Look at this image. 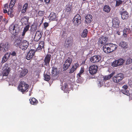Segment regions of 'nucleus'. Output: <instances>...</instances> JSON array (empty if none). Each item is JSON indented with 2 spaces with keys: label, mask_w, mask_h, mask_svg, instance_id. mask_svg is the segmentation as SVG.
Listing matches in <instances>:
<instances>
[{
  "label": "nucleus",
  "mask_w": 132,
  "mask_h": 132,
  "mask_svg": "<svg viewBox=\"0 0 132 132\" xmlns=\"http://www.w3.org/2000/svg\"><path fill=\"white\" fill-rule=\"evenodd\" d=\"M111 10V8L108 5H105L103 7V10L107 13H109Z\"/></svg>",
  "instance_id": "72a5a7b5"
},
{
  "label": "nucleus",
  "mask_w": 132,
  "mask_h": 132,
  "mask_svg": "<svg viewBox=\"0 0 132 132\" xmlns=\"http://www.w3.org/2000/svg\"><path fill=\"white\" fill-rule=\"evenodd\" d=\"M122 1L120 0H118L116 1V6H118L120 4L122 3Z\"/></svg>",
  "instance_id": "49530a36"
},
{
  "label": "nucleus",
  "mask_w": 132,
  "mask_h": 132,
  "mask_svg": "<svg viewBox=\"0 0 132 132\" xmlns=\"http://www.w3.org/2000/svg\"><path fill=\"white\" fill-rule=\"evenodd\" d=\"M30 103L31 104L34 105H36L38 103V101L35 98H32L31 99H29Z\"/></svg>",
  "instance_id": "7c9ffc66"
},
{
  "label": "nucleus",
  "mask_w": 132,
  "mask_h": 132,
  "mask_svg": "<svg viewBox=\"0 0 132 132\" xmlns=\"http://www.w3.org/2000/svg\"><path fill=\"white\" fill-rule=\"evenodd\" d=\"M29 17L26 16L22 17L21 19V22L25 24L27 23L29 21Z\"/></svg>",
  "instance_id": "c756f323"
},
{
  "label": "nucleus",
  "mask_w": 132,
  "mask_h": 132,
  "mask_svg": "<svg viewBox=\"0 0 132 132\" xmlns=\"http://www.w3.org/2000/svg\"><path fill=\"white\" fill-rule=\"evenodd\" d=\"M42 33L40 31H37L36 32L34 38V41L38 42L42 37Z\"/></svg>",
  "instance_id": "9b49d317"
},
{
  "label": "nucleus",
  "mask_w": 132,
  "mask_h": 132,
  "mask_svg": "<svg viewBox=\"0 0 132 132\" xmlns=\"http://www.w3.org/2000/svg\"><path fill=\"white\" fill-rule=\"evenodd\" d=\"M20 28L18 27V26H17V27H15V30H15V33L16 34H17L18 35V33H19V31H20ZM15 34H13V35H15ZM13 35V34L12 35Z\"/></svg>",
  "instance_id": "c03bdc74"
},
{
  "label": "nucleus",
  "mask_w": 132,
  "mask_h": 132,
  "mask_svg": "<svg viewBox=\"0 0 132 132\" xmlns=\"http://www.w3.org/2000/svg\"><path fill=\"white\" fill-rule=\"evenodd\" d=\"M2 16H0V22L1 21L2 19Z\"/></svg>",
  "instance_id": "0e129e2a"
},
{
  "label": "nucleus",
  "mask_w": 132,
  "mask_h": 132,
  "mask_svg": "<svg viewBox=\"0 0 132 132\" xmlns=\"http://www.w3.org/2000/svg\"><path fill=\"white\" fill-rule=\"evenodd\" d=\"M9 8L10 9H9L8 11V15H10L11 17H12L13 16V15L12 14V13L13 12V10L12 9V7Z\"/></svg>",
  "instance_id": "4c0bfd02"
},
{
  "label": "nucleus",
  "mask_w": 132,
  "mask_h": 132,
  "mask_svg": "<svg viewBox=\"0 0 132 132\" xmlns=\"http://www.w3.org/2000/svg\"><path fill=\"white\" fill-rule=\"evenodd\" d=\"M67 62L68 63H69L70 64H71L72 61V58H71L68 57L67 59L65 61Z\"/></svg>",
  "instance_id": "09e8293b"
},
{
  "label": "nucleus",
  "mask_w": 132,
  "mask_h": 132,
  "mask_svg": "<svg viewBox=\"0 0 132 132\" xmlns=\"http://www.w3.org/2000/svg\"><path fill=\"white\" fill-rule=\"evenodd\" d=\"M84 72V69L83 68L81 67L79 72L78 74L77 75L79 77H81V75Z\"/></svg>",
  "instance_id": "37998d69"
},
{
  "label": "nucleus",
  "mask_w": 132,
  "mask_h": 132,
  "mask_svg": "<svg viewBox=\"0 0 132 132\" xmlns=\"http://www.w3.org/2000/svg\"><path fill=\"white\" fill-rule=\"evenodd\" d=\"M101 81H99V84H101Z\"/></svg>",
  "instance_id": "69168bd1"
},
{
  "label": "nucleus",
  "mask_w": 132,
  "mask_h": 132,
  "mask_svg": "<svg viewBox=\"0 0 132 132\" xmlns=\"http://www.w3.org/2000/svg\"><path fill=\"white\" fill-rule=\"evenodd\" d=\"M84 1H86V0H83Z\"/></svg>",
  "instance_id": "338daca9"
},
{
  "label": "nucleus",
  "mask_w": 132,
  "mask_h": 132,
  "mask_svg": "<svg viewBox=\"0 0 132 132\" xmlns=\"http://www.w3.org/2000/svg\"><path fill=\"white\" fill-rule=\"evenodd\" d=\"M114 74V73L113 72L111 73L108 76H105L103 77V80L105 81L109 80L110 78H111L113 75Z\"/></svg>",
  "instance_id": "473e14b6"
},
{
  "label": "nucleus",
  "mask_w": 132,
  "mask_h": 132,
  "mask_svg": "<svg viewBox=\"0 0 132 132\" xmlns=\"http://www.w3.org/2000/svg\"><path fill=\"white\" fill-rule=\"evenodd\" d=\"M10 71V68H8L7 69H6L4 70L2 72L3 76H7L8 75Z\"/></svg>",
  "instance_id": "cd10ccee"
},
{
  "label": "nucleus",
  "mask_w": 132,
  "mask_h": 132,
  "mask_svg": "<svg viewBox=\"0 0 132 132\" xmlns=\"http://www.w3.org/2000/svg\"><path fill=\"white\" fill-rule=\"evenodd\" d=\"M15 26L14 24H12L9 27V30L11 32V31H14L15 30Z\"/></svg>",
  "instance_id": "58836bf2"
},
{
  "label": "nucleus",
  "mask_w": 132,
  "mask_h": 132,
  "mask_svg": "<svg viewBox=\"0 0 132 132\" xmlns=\"http://www.w3.org/2000/svg\"><path fill=\"white\" fill-rule=\"evenodd\" d=\"M43 19H42V20H41L40 19H39L38 20V21L39 22H40V23L39 26L43 22Z\"/></svg>",
  "instance_id": "4d7b16f0"
},
{
  "label": "nucleus",
  "mask_w": 132,
  "mask_h": 132,
  "mask_svg": "<svg viewBox=\"0 0 132 132\" xmlns=\"http://www.w3.org/2000/svg\"><path fill=\"white\" fill-rule=\"evenodd\" d=\"M131 69H132V67L131 68Z\"/></svg>",
  "instance_id": "774afa93"
},
{
  "label": "nucleus",
  "mask_w": 132,
  "mask_h": 132,
  "mask_svg": "<svg viewBox=\"0 0 132 132\" xmlns=\"http://www.w3.org/2000/svg\"><path fill=\"white\" fill-rule=\"evenodd\" d=\"M4 8L5 9H6L8 8V5L7 4H6L4 5Z\"/></svg>",
  "instance_id": "6e6d98bb"
},
{
  "label": "nucleus",
  "mask_w": 132,
  "mask_h": 132,
  "mask_svg": "<svg viewBox=\"0 0 132 132\" xmlns=\"http://www.w3.org/2000/svg\"><path fill=\"white\" fill-rule=\"evenodd\" d=\"M121 91L123 94H126V92L125 90H121Z\"/></svg>",
  "instance_id": "052dcab7"
},
{
  "label": "nucleus",
  "mask_w": 132,
  "mask_h": 132,
  "mask_svg": "<svg viewBox=\"0 0 132 132\" xmlns=\"http://www.w3.org/2000/svg\"><path fill=\"white\" fill-rule=\"evenodd\" d=\"M132 62V59L130 57L127 60L126 62V64L128 65L131 63Z\"/></svg>",
  "instance_id": "a18cd8bd"
},
{
  "label": "nucleus",
  "mask_w": 132,
  "mask_h": 132,
  "mask_svg": "<svg viewBox=\"0 0 132 132\" xmlns=\"http://www.w3.org/2000/svg\"><path fill=\"white\" fill-rule=\"evenodd\" d=\"M44 13V11H39L38 13V14L39 16H42L43 15Z\"/></svg>",
  "instance_id": "3c124183"
},
{
  "label": "nucleus",
  "mask_w": 132,
  "mask_h": 132,
  "mask_svg": "<svg viewBox=\"0 0 132 132\" xmlns=\"http://www.w3.org/2000/svg\"><path fill=\"white\" fill-rule=\"evenodd\" d=\"M35 51L34 50H31L27 53V55L26 56V58L28 60H30L34 56Z\"/></svg>",
  "instance_id": "9d476101"
},
{
  "label": "nucleus",
  "mask_w": 132,
  "mask_h": 132,
  "mask_svg": "<svg viewBox=\"0 0 132 132\" xmlns=\"http://www.w3.org/2000/svg\"><path fill=\"white\" fill-rule=\"evenodd\" d=\"M49 25L48 23L47 22H45L44 23V28L45 29H46L47 27Z\"/></svg>",
  "instance_id": "603ef678"
},
{
  "label": "nucleus",
  "mask_w": 132,
  "mask_h": 132,
  "mask_svg": "<svg viewBox=\"0 0 132 132\" xmlns=\"http://www.w3.org/2000/svg\"><path fill=\"white\" fill-rule=\"evenodd\" d=\"M11 39L12 40L14 41V44L16 47L19 46V48L23 51L26 50L28 47H26L25 45H20V43L22 40V38L20 37H18L17 34L13 35L11 37Z\"/></svg>",
  "instance_id": "f257e3e1"
},
{
  "label": "nucleus",
  "mask_w": 132,
  "mask_h": 132,
  "mask_svg": "<svg viewBox=\"0 0 132 132\" xmlns=\"http://www.w3.org/2000/svg\"><path fill=\"white\" fill-rule=\"evenodd\" d=\"M119 23L120 21L118 18H114L112 21V27L114 28H118Z\"/></svg>",
  "instance_id": "4468645a"
},
{
  "label": "nucleus",
  "mask_w": 132,
  "mask_h": 132,
  "mask_svg": "<svg viewBox=\"0 0 132 132\" xmlns=\"http://www.w3.org/2000/svg\"><path fill=\"white\" fill-rule=\"evenodd\" d=\"M59 73V72L58 71L56 67H53L52 68L51 73L52 76L56 77Z\"/></svg>",
  "instance_id": "5701e85b"
},
{
  "label": "nucleus",
  "mask_w": 132,
  "mask_h": 132,
  "mask_svg": "<svg viewBox=\"0 0 132 132\" xmlns=\"http://www.w3.org/2000/svg\"><path fill=\"white\" fill-rule=\"evenodd\" d=\"M119 46L124 50L128 49V43L124 41H121L119 43Z\"/></svg>",
  "instance_id": "412c9836"
},
{
  "label": "nucleus",
  "mask_w": 132,
  "mask_h": 132,
  "mask_svg": "<svg viewBox=\"0 0 132 132\" xmlns=\"http://www.w3.org/2000/svg\"><path fill=\"white\" fill-rule=\"evenodd\" d=\"M28 72V70L26 69H25L19 71V77L22 78L26 75Z\"/></svg>",
  "instance_id": "a211bd4d"
},
{
  "label": "nucleus",
  "mask_w": 132,
  "mask_h": 132,
  "mask_svg": "<svg viewBox=\"0 0 132 132\" xmlns=\"http://www.w3.org/2000/svg\"><path fill=\"white\" fill-rule=\"evenodd\" d=\"M70 65L71 64H69V63L65 61L63 64V68L65 70H67L70 66Z\"/></svg>",
  "instance_id": "c9c22d12"
},
{
  "label": "nucleus",
  "mask_w": 132,
  "mask_h": 132,
  "mask_svg": "<svg viewBox=\"0 0 132 132\" xmlns=\"http://www.w3.org/2000/svg\"><path fill=\"white\" fill-rule=\"evenodd\" d=\"M29 87V85L25 82L21 81L20 82L18 88L20 91L23 93L28 91Z\"/></svg>",
  "instance_id": "f03ea898"
},
{
  "label": "nucleus",
  "mask_w": 132,
  "mask_h": 132,
  "mask_svg": "<svg viewBox=\"0 0 132 132\" xmlns=\"http://www.w3.org/2000/svg\"><path fill=\"white\" fill-rule=\"evenodd\" d=\"M44 42L42 41L39 43L38 46L37 48V50L39 51H41L43 48H44Z\"/></svg>",
  "instance_id": "c85d7f7f"
},
{
  "label": "nucleus",
  "mask_w": 132,
  "mask_h": 132,
  "mask_svg": "<svg viewBox=\"0 0 132 132\" xmlns=\"http://www.w3.org/2000/svg\"><path fill=\"white\" fill-rule=\"evenodd\" d=\"M45 80L46 81H48L50 79V77L49 75L47 74H45L44 75Z\"/></svg>",
  "instance_id": "79ce46f5"
},
{
  "label": "nucleus",
  "mask_w": 132,
  "mask_h": 132,
  "mask_svg": "<svg viewBox=\"0 0 132 132\" xmlns=\"http://www.w3.org/2000/svg\"><path fill=\"white\" fill-rule=\"evenodd\" d=\"M73 40L70 38L67 40L64 43V46L66 48H68L71 47L73 44Z\"/></svg>",
  "instance_id": "ddd939ff"
},
{
  "label": "nucleus",
  "mask_w": 132,
  "mask_h": 132,
  "mask_svg": "<svg viewBox=\"0 0 132 132\" xmlns=\"http://www.w3.org/2000/svg\"><path fill=\"white\" fill-rule=\"evenodd\" d=\"M109 44H106L103 47V51L106 53H109L111 52Z\"/></svg>",
  "instance_id": "6ab92c4d"
},
{
  "label": "nucleus",
  "mask_w": 132,
  "mask_h": 132,
  "mask_svg": "<svg viewBox=\"0 0 132 132\" xmlns=\"http://www.w3.org/2000/svg\"><path fill=\"white\" fill-rule=\"evenodd\" d=\"M29 27H30L29 24H28L24 28L23 31H25V32H26L28 30Z\"/></svg>",
  "instance_id": "8fccbe9b"
},
{
  "label": "nucleus",
  "mask_w": 132,
  "mask_h": 132,
  "mask_svg": "<svg viewBox=\"0 0 132 132\" xmlns=\"http://www.w3.org/2000/svg\"><path fill=\"white\" fill-rule=\"evenodd\" d=\"M111 52L115 50L117 48V46L116 44H109Z\"/></svg>",
  "instance_id": "bb28decb"
},
{
  "label": "nucleus",
  "mask_w": 132,
  "mask_h": 132,
  "mask_svg": "<svg viewBox=\"0 0 132 132\" xmlns=\"http://www.w3.org/2000/svg\"><path fill=\"white\" fill-rule=\"evenodd\" d=\"M107 37L102 36L99 38L98 39L97 43L99 46L101 47L106 43L108 40Z\"/></svg>",
  "instance_id": "39448f33"
},
{
  "label": "nucleus",
  "mask_w": 132,
  "mask_h": 132,
  "mask_svg": "<svg viewBox=\"0 0 132 132\" xmlns=\"http://www.w3.org/2000/svg\"><path fill=\"white\" fill-rule=\"evenodd\" d=\"M3 10V12L4 13H8V12L7 10L6 9H4Z\"/></svg>",
  "instance_id": "680f3d73"
},
{
  "label": "nucleus",
  "mask_w": 132,
  "mask_h": 132,
  "mask_svg": "<svg viewBox=\"0 0 132 132\" xmlns=\"http://www.w3.org/2000/svg\"><path fill=\"white\" fill-rule=\"evenodd\" d=\"M98 68V67L96 65H91L89 68V73L92 75L96 74Z\"/></svg>",
  "instance_id": "1a4fd4ad"
},
{
  "label": "nucleus",
  "mask_w": 132,
  "mask_h": 132,
  "mask_svg": "<svg viewBox=\"0 0 132 132\" xmlns=\"http://www.w3.org/2000/svg\"><path fill=\"white\" fill-rule=\"evenodd\" d=\"M26 32L23 30L22 33V37L21 38H22V39L24 38V36L25 35Z\"/></svg>",
  "instance_id": "864d4df0"
},
{
  "label": "nucleus",
  "mask_w": 132,
  "mask_h": 132,
  "mask_svg": "<svg viewBox=\"0 0 132 132\" xmlns=\"http://www.w3.org/2000/svg\"><path fill=\"white\" fill-rule=\"evenodd\" d=\"M122 88L125 90L127 89L128 86L127 85H124L122 86Z\"/></svg>",
  "instance_id": "13d9d810"
},
{
  "label": "nucleus",
  "mask_w": 132,
  "mask_h": 132,
  "mask_svg": "<svg viewBox=\"0 0 132 132\" xmlns=\"http://www.w3.org/2000/svg\"><path fill=\"white\" fill-rule=\"evenodd\" d=\"M16 2V0H11L10 5H9V7H13L14 6Z\"/></svg>",
  "instance_id": "ea45409f"
},
{
  "label": "nucleus",
  "mask_w": 132,
  "mask_h": 132,
  "mask_svg": "<svg viewBox=\"0 0 132 132\" xmlns=\"http://www.w3.org/2000/svg\"><path fill=\"white\" fill-rule=\"evenodd\" d=\"M73 22L74 25L78 26L80 24L81 20L80 15L78 14H77L74 17L73 19Z\"/></svg>",
  "instance_id": "20e7f679"
},
{
  "label": "nucleus",
  "mask_w": 132,
  "mask_h": 132,
  "mask_svg": "<svg viewBox=\"0 0 132 132\" xmlns=\"http://www.w3.org/2000/svg\"><path fill=\"white\" fill-rule=\"evenodd\" d=\"M2 49L3 52L8 51L9 47V45L8 43H2L0 44Z\"/></svg>",
  "instance_id": "dca6fc26"
},
{
  "label": "nucleus",
  "mask_w": 132,
  "mask_h": 132,
  "mask_svg": "<svg viewBox=\"0 0 132 132\" xmlns=\"http://www.w3.org/2000/svg\"><path fill=\"white\" fill-rule=\"evenodd\" d=\"M38 23L37 22H34L31 26L30 31L31 32H35L37 29Z\"/></svg>",
  "instance_id": "aec40b11"
},
{
  "label": "nucleus",
  "mask_w": 132,
  "mask_h": 132,
  "mask_svg": "<svg viewBox=\"0 0 132 132\" xmlns=\"http://www.w3.org/2000/svg\"><path fill=\"white\" fill-rule=\"evenodd\" d=\"M51 0H44L46 4H48L50 3Z\"/></svg>",
  "instance_id": "bf43d9fd"
},
{
  "label": "nucleus",
  "mask_w": 132,
  "mask_h": 132,
  "mask_svg": "<svg viewBox=\"0 0 132 132\" xmlns=\"http://www.w3.org/2000/svg\"><path fill=\"white\" fill-rule=\"evenodd\" d=\"M120 14L121 15V19L123 20H126L128 18L129 14L126 11H120Z\"/></svg>",
  "instance_id": "f8f14e48"
},
{
  "label": "nucleus",
  "mask_w": 132,
  "mask_h": 132,
  "mask_svg": "<svg viewBox=\"0 0 132 132\" xmlns=\"http://www.w3.org/2000/svg\"><path fill=\"white\" fill-rule=\"evenodd\" d=\"M72 6L70 3L68 4L66 6L65 14L67 16H68L72 10Z\"/></svg>",
  "instance_id": "0eeeda50"
},
{
  "label": "nucleus",
  "mask_w": 132,
  "mask_h": 132,
  "mask_svg": "<svg viewBox=\"0 0 132 132\" xmlns=\"http://www.w3.org/2000/svg\"><path fill=\"white\" fill-rule=\"evenodd\" d=\"M10 54L7 52L5 54L2 58L1 63H4L7 60V59L10 57Z\"/></svg>",
  "instance_id": "b1692460"
},
{
  "label": "nucleus",
  "mask_w": 132,
  "mask_h": 132,
  "mask_svg": "<svg viewBox=\"0 0 132 132\" xmlns=\"http://www.w3.org/2000/svg\"><path fill=\"white\" fill-rule=\"evenodd\" d=\"M130 29L129 28H125L123 31V35L125 37L127 36V35L129 33Z\"/></svg>",
  "instance_id": "a878e982"
},
{
  "label": "nucleus",
  "mask_w": 132,
  "mask_h": 132,
  "mask_svg": "<svg viewBox=\"0 0 132 132\" xmlns=\"http://www.w3.org/2000/svg\"><path fill=\"white\" fill-rule=\"evenodd\" d=\"M92 18V16L91 15L88 14H87L85 17V22L87 24L90 23L93 20Z\"/></svg>",
  "instance_id": "4be33fe9"
},
{
  "label": "nucleus",
  "mask_w": 132,
  "mask_h": 132,
  "mask_svg": "<svg viewBox=\"0 0 132 132\" xmlns=\"http://www.w3.org/2000/svg\"><path fill=\"white\" fill-rule=\"evenodd\" d=\"M88 33V30L87 29H85L83 31L82 33L81 37H87Z\"/></svg>",
  "instance_id": "e433bc0d"
},
{
  "label": "nucleus",
  "mask_w": 132,
  "mask_h": 132,
  "mask_svg": "<svg viewBox=\"0 0 132 132\" xmlns=\"http://www.w3.org/2000/svg\"><path fill=\"white\" fill-rule=\"evenodd\" d=\"M123 78V75L120 73L113 77L112 80L115 83H118L121 81Z\"/></svg>",
  "instance_id": "7ed1b4c3"
},
{
  "label": "nucleus",
  "mask_w": 132,
  "mask_h": 132,
  "mask_svg": "<svg viewBox=\"0 0 132 132\" xmlns=\"http://www.w3.org/2000/svg\"><path fill=\"white\" fill-rule=\"evenodd\" d=\"M51 56V54H47L46 55L44 59V65L46 66L49 65Z\"/></svg>",
  "instance_id": "2eb2a0df"
},
{
  "label": "nucleus",
  "mask_w": 132,
  "mask_h": 132,
  "mask_svg": "<svg viewBox=\"0 0 132 132\" xmlns=\"http://www.w3.org/2000/svg\"><path fill=\"white\" fill-rule=\"evenodd\" d=\"M125 62V60L120 58L118 60H115L112 63L111 65L113 67H117L122 65Z\"/></svg>",
  "instance_id": "423d86ee"
},
{
  "label": "nucleus",
  "mask_w": 132,
  "mask_h": 132,
  "mask_svg": "<svg viewBox=\"0 0 132 132\" xmlns=\"http://www.w3.org/2000/svg\"><path fill=\"white\" fill-rule=\"evenodd\" d=\"M12 56H16L17 53V52L16 51H13L11 53H10Z\"/></svg>",
  "instance_id": "de8ad7c7"
},
{
  "label": "nucleus",
  "mask_w": 132,
  "mask_h": 132,
  "mask_svg": "<svg viewBox=\"0 0 132 132\" xmlns=\"http://www.w3.org/2000/svg\"><path fill=\"white\" fill-rule=\"evenodd\" d=\"M64 85L62 87V89L63 90H64V91H67L68 89L67 84L65 83L64 84Z\"/></svg>",
  "instance_id": "a19ab883"
},
{
  "label": "nucleus",
  "mask_w": 132,
  "mask_h": 132,
  "mask_svg": "<svg viewBox=\"0 0 132 132\" xmlns=\"http://www.w3.org/2000/svg\"><path fill=\"white\" fill-rule=\"evenodd\" d=\"M28 4L27 3L25 4L23 6V8L21 10V12L22 13H24L26 12L28 8Z\"/></svg>",
  "instance_id": "2f4dec72"
},
{
  "label": "nucleus",
  "mask_w": 132,
  "mask_h": 132,
  "mask_svg": "<svg viewBox=\"0 0 132 132\" xmlns=\"http://www.w3.org/2000/svg\"><path fill=\"white\" fill-rule=\"evenodd\" d=\"M101 56L100 55H95L91 57L90 60L91 62L95 63L99 62L101 59Z\"/></svg>",
  "instance_id": "6e6552de"
},
{
  "label": "nucleus",
  "mask_w": 132,
  "mask_h": 132,
  "mask_svg": "<svg viewBox=\"0 0 132 132\" xmlns=\"http://www.w3.org/2000/svg\"><path fill=\"white\" fill-rule=\"evenodd\" d=\"M56 18V14L53 12L51 13L49 17V20L51 21L55 20Z\"/></svg>",
  "instance_id": "393cba45"
},
{
  "label": "nucleus",
  "mask_w": 132,
  "mask_h": 132,
  "mask_svg": "<svg viewBox=\"0 0 132 132\" xmlns=\"http://www.w3.org/2000/svg\"><path fill=\"white\" fill-rule=\"evenodd\" d=\"M128 84L129 86L130 87H132V81L131 80H130L128 82Z\"/></svg>",
  "instance_id": "5fc2aeb1"
},
{
  "label": "nucleus",
  "mask_w": 132,
  "mask_h": 132,
  "mask_svg": "<svg viewBox=\"0 0 132 132\" xmlns=\"http://www.w3.org/2000/svg\"><path fill=\"white\" fill-rule=\"evenodd\" d=\"M20 45L25 46L26 47H28L29 45L28 42L26 40H24L22 41V40L21 41V42L20 43Z\"/></svg>",
  "instance_id": "f704fd0d"
},
{
  "label": "nucleus",
  "mask_w": 132,
  "mask_h": 132,
  "mask_svg": "<svg viewBox=\"0 0 132 132\" xmlns=\"http://www.w3.org/2000/svg\"><path fill=\"white\" fill-rule=\"evenodd\" d=\"M79 67V64L78 62L75 63L70 69L69 73H72L76 70L77 68Z\"/></svg>",
  "instance_id": "f3484780"
},
{
  "label": "nucleus",
  "mask_w": 132,
  "mask_h": 132,
  "mask_svg": "<svg viewBox=\"0 0 132 132\" xmlns=\"http://www.w3.org/2000/svg\"><path fill=\"white\" fill-rule=\"evenodd\" d=\"M117 34L118 35H120L121 34L120 33V32L119 31H118L117 32Z\"/></svg>",
  "instance_id": "e2e57ef3"
}]
</instances>
